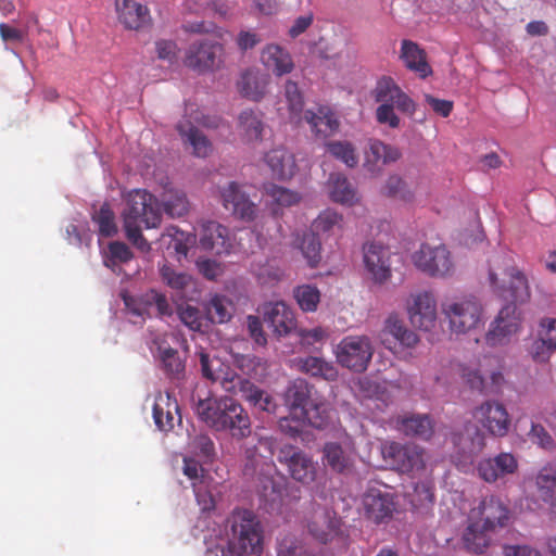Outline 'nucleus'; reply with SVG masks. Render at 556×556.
Wrapping results in <instances>:
<instances>
[{"instance_id":"1","label":"nucleus","mask_w":556,"mask_h":556,"mask_svg":"<svg viewBox=\"0 0 556 556\" xmlns=\"http://www.w3.org/2000/svg\"><path fill=\"white\" fill-rule=\"evenodd\" d=\"M488 280L497 296L510 302L500 311L486 332V343L494 346L502 344L519 330L520 317L515 303L528 301L530 291L527 277L507 254L495 255L490 261Z\"/></svg>"},{"instance_id":"2","label":"nucleus","mask_w":556,"mask_h":556,"mask_svg":"<svg viewBox=\"0 0 556 556\" xmlns=\"http://www.w3.org/2000/svg\"><path fill=\"white\" fill-rule=\"evenodd\" d=\"M194 410L203 422L216 431H227L237 440L251 434L249 414L230 396L199 399Z\"/></svg>"},{"instance_id":"3","label":"nucleus","mask_w":556,"mask_h":556,"mask_svg":"<svg viewBox=\"0 0 556 556\" xmlns=\"http://www.w3.org/2000/svg\"><path fill=\"white\" fill-rule=\"evenodd\" d=\"M122 217L126 238L140 251L148 252L150 244L142 236L141 225L155 228L161 224L162 213L157 199L146 190L131 191Z\"/></svg>"},{"instance_id":"4","label":"nucleus","mask_w":556,"mask_h":556,"mask_svg":"<svg viewBox=\"0 0 556 556\" xmlns=\"http://www.w3.org/2000/svg\"><path fill=\"white\" fill-rule=\"evenodd\" d=\"M228 521L230 538L226 547L239 556H262L264 530L257 516L249 509H237Z\"/></svg>"},{"instance_id":"5","label":"nucleus","mask_w":556,"mask_h":556,"mask_svg":"<svg viewBox=\"0 0 556 556\" xmlns=\"http://www.w3.org/2000/svg\"><path fill=\"white\" fill-rule=\"evenodd\" d=\"M372 97L379 103L376 109L377 122L391 128H397L401 122L395 109L409 116L416 112L415 101L390 76H382L377 80Z\"/></svg>"},{"instance_id":"6","label":"nucleus","mask_w":556,"mask_h":556,"mask_svg":"<svg viewBox=\"0 0 556 556\" xmlns=\"http://www.w3.org/2000/svg\"><path fill=\"white\" fill-rule=\"evenodd\" d=\"M314 388L304 379H295L287 388L285 402L294 417L316 429H323L328 422L327 405L315 397Z\"/></svg>"},{"instance_id":"7","label":"nucleus","mask_w":556,"mask_h":556,"mask_svg":"<svg viewBox=\"0 0 556 556\" xmlns=\"http://www.w3.org/2000/svg\"><path fill=\"white\" fill-rule=\"evenodd\" d=\"M334 355L339 365L361 374L371 362L374 346L367 336H348L338 343Z\"/></svg>"},{"instance_id":"8","label":"nucleus","mask_w":556,"mask_h":556,"mask_svg":"<svg viewBox=\"0 0 556 556\" xmlns=\"http://www.w3.org/2000/svg\"><path fill=\"white\" fill-rule=\"evenodd\" d=\"M442 313L448 320L450 328L455 333H466L481 323L482 308L472 298L445 300Z\"/></svg>"},{"instance_id":"9","label":"nucleus","mask_w":556,"mask_h":556,"mask_svg":"<svg viewBox=\"0 0 556 556\" xmlns=\"http://www.w3.org/2000/svg\"><path fill=\"white\" fill-rule=\"evenodd\" d=\"M224 62V46L217 39L192 41L186 50L184 63L199 73L218 68Z\"/></svg>"},{"instance_id":"10","label":"nucleus","mask_w":556,"mask_h":556,"mask_svg":"<svg viewBox=\"0 0 556 556\" xmlns=\"http://www.w3.org/2000/svg\"><path fill=\"white\" fill-rule=\"evenodd\" d=\"M405 311L410 325L421 331H431L437 326V300L430 291L409 293L405 300Z\"/></svg>"},{"instance_id":"11","label":"nucleus","mask_w":556,"mask_h":556,"mask_svg":"<svg viewBox=\"0 0 556 556\" xmlns=\"http://www.w3.org/2000/svg\"><path fill=\"white\" fill-rule=\"evenodd\" d=\"M278 462L287 468L293 480L303 485H309L316 480L317 463L309 454L296 446H282L278 454Z\"/></svg>"},{"instance_id":"12","label":"nucleus","mask_w":556,"mask_h":556,"mask_svg":"<svg viewBox=\"0 0 556 556\" xmlns=\"http://www.w3.org/2000/svg\"><path fill=\"white\" fill-rule=\"evenodd\" d=\"M382 455L400 472L409 473L425 469V450L414 443L389 442L382 447Z\"/></svg>"},{"instance_id":"13","label":"nucleus","mask_w":556,"mask_h":556,"mask_svg":"<svg viewBox=\"0 0 556 556\" xmlns=\"http://www.w3.org/2000/svg\"><path fill=\"white\" fill-rule=\"evenodd\" d=\"M415 266L431 277H447L454 273V263L445 245L421 244L413 255Z\"/></svg>"},{"instance_id":"14","label":"nucleus","mask_w":556,"mask_h":556,"mask_svg":"<svg viewBox=\"0 0 556 556\" xmlns=\"http://www.w3.org/2000/svg\"><path fill=\"white\" fill-rule=\"evenodd\" d=\"M473 419L491 435L505 437L510 428V416L506 407L493 400L485 401L472 412Z\"/></svg>"},{"instance_id":"15","label":"nucleus","mask_w":556,"mask_h":556,"mask_svg":"<svg viewBox=\"0 0 556 556\" xmlns=\"http://www.w3.org/2000/svg\"><path fill=\"white\" fill-rule=\"evenodd\" d=\"M275 440L270 437H262L257 440V444L247 445L244 448V467L243 473L248 477L267 476L275 467L271 456Z\"/></svg>"},{"instance_id":"16","label":"nucleus","mask_w":556,"mask_h":556,"mask_svg":"<svg viewBox=\"0 0 556 556\" xmlns=\"http://www.w3.org/2000/svg\"><path fill=\"white\" fill-rule=\"evenodd\" d=\"M509 514V508L500 497L490 495L483 497L479 505L470 510L468 517L483 525L484 529L495 531L507 526Z\"/></svg>"},{"instance_id":"17","label":"nucleus","mask_w":556,"mask_h":556,"mask_svg":"<svg viewBox=\"0 0 556 556\" xmlns=\"http://www.w3.org/2000/svg\"><path fill=\"white\" fill-rule=\"evenodd\" d=\"M224 390L233 395H240L250 405L267 413H276L277 404L274 399L245 378H235L225 381Z\"/></svg>"},{"instance_id":"18","label":"nucleus","mask_w":556,"mask_h":556,"mask_svg":"<svg viewBox=\"0 0 556 556\" xmlns=\"http://www.w3.org/2000/svg\"><path fill=\"white\" fill-rule=\"evenodd\" d=\"M392 422L405 437L428 441L434 433V422L428 414L406 413L393 417Z\"/></svg>"},{"instance_id":"19","label":"nucleus","mask_w":556,"mask_h":556,"mask_svg":"<svg viewBox=\"0 0 556 556\" xmlns=\"http://www.w3.org/2000/svg\"><path fill=\"white\" fill-rule=\"evenodd\" d=\"M364 264L377 283H384L392 276L390 252L381 244L371 242L364 245Z\"/></svg>"},{"instance_id":"20","label":"nucleus","mask_w":556,"mask_h":556,"mask_svg":"<svg viewBox=\"0 0 556 556\" xmlns=\"http://www.w3.org/2000/svg\"><path fill=\"white\" fill-rule=\"evenodd\" d=\"M225 208L231 210L233 215L251 222L256 217L257 206L241 190V186L235 181L229 182L220 191Z\"/></svg>"},{"instance_id":"21","label":"nucleus","mask_w":556,"mask_h":556,"mask_svg":"<svg viewBox=\"0 0 556 556\" xmlns=\"http://www.w3.org/2000/svg\"><path fill=\"white\" fill-rule=\"evenodd\" d=\"M366 517L375 523H381L392 517L395 503L390 493L377 488H369L363 497Z\"/></svg>"},{"instance_id":"22","label":"nucleus","mask_w":556,"mask_h":556,"mask_svg":"<svg viewBox=\"0 0 556 556\" xmlns=\"http://www.w3.org/2000/svg\"><path fill=\"white\" fill-rule=\"evenodd\" d=\"M264 320L273 332L282 337L295 328V318L292 309L281 301L267 303L263 307Z\"/></svg>"},{"instance_id":"23","label":"nucleus","mask_w":556,"mask_h":556,"mask_svg":"<svg viewBox=\"0 0 556 556\" xmlns=\"http://www.w3.org/2000/svg\"><path fill=\"white\" fill-rule=\"evenodd\" d=\"M261 62L266 70L278 77L290 74L295 66L290 52L277 43H269L263 48Z\"/></svg>"},{"instance_id":"24","label":"nucleus","mask_w":556,"mask_h":556,"mask_svg":"<svg viewBox=\"0 0 556 556\" xmlns=\"http://www.w3.org/2000/svg\"><path fill=\"white\" fill-rule=\"evenodd\" d=\"M118 21L128 29L138 30L150 23L146 5L136 0H115Z\"/></svg>"},{"instance_id":"25","label":"nucleus","mask_w":556,"mask_h":556,"mask_svg":"<svg viewBox=\"0 0 556 556\" xmlns=\"http://www.w3.org/2000/svg\"><path fill=\"white\" fill-rule=\"evenodd\" d=\"M153 419L156 427L162 431L174 429L175 421L181 422L179 406L175 397L168 392L160 393L153 404Z\"/></svg>"},{"instance_id":"26","label":"nucleus","mask_w":556,"mask_h":556,"mask_svg":"<svg viewBox=\"0 0 556 556\" xmlns=\"http://www.w3.org/2000/svg\"><path fill=\"white\" fill-rule=\"evenodd\" d=\"M400 59L407 70L416 73L420 78H427L432 74L426 51L415 41L409 39L401 41Z\"/></svg>"},{"instance_id":"27","label":"nucleus","mask_w":556,"mask_h":556,"mask_svg":"<svg viewBox=\"0 0 556 556\" xmlns=\"http://www.w3.org/2000/svg\"><path fill=\"white\" fill-rule=\"evenodd\" d=\"M265 162L268 165L274 178L279 180H289L298 172V164L293 153L283 148L273 149L265 155Z\"/></svg>"},{"instance_id":"28","label":"nucleus","mask_w":556,"mask_h":556,"mask_svg":"<svg viewBox=\"0 0 556 556\" xmlns=\"http://www.w3.org/2000/svg\"><path fill=\"white\" fill-rule=\"evenodd\" d=\"M268 86V76L258 68H248L243 71L237 81L239 93L252 101H260L266 94Z\"/></svg>"},{"instance_id":"29","label":"nucleus","mask_w":556,"mask_h":556,"mask_svg":"<svg viewBox=\"0 0 556 556\" xmlns=\"http://www.w3.org/2000/svg\"><path fill=\"white\" fill-rule=\"evenodd\" d=\"M200 245L218 255L227 253L230 247L227 228L213 220L202 224Z\"/></svg>"},{"instance_id":"30","label":"nucleus","mask_w":556,"mask_h":556,"mask_svg":"<svg viewBox=\"0 0 556 556\" xmlns=\"http://www.w3.org/2000/svg\"><path fill=\"white\" fill-rule=\"evenodd\" d=\"M199 362L202 377L212 382H218L223 389L226 380L232 381L235 378H242L226 366L219 357L211 356L203 351L199 353Z\"/></svg>"},{"instance_id":"31","label":"nucleus","mask_w":556,"mask_h":556,"mask_svg":"<svg viewBox=\"0 0 556 556\" xmlns=\"http://www.w3.org/2000/svg\"><path fill=\"white\" fill-rule=\"evenodd\" d=\"M305 121L316 136L324 138L334 135L340 127L336 114L328 106H319L316 112L311 110L304 114Z\"/></svg>"},{"instance_id":"32","label":"nucleus","mask_w":556,"mask_h":556,"mask_svg":"<svg viewBox=\"0 0 556 556\" xmlns=\"http://www.w3.org/2000/svg\"><path fill=\"white\" fill-rule=\"evenodd\" d=\"M492 529H484L483 525L468 517V525L463 533V544L467 552L472 554H483L491 544Z\"/></svg>"},{"instance_id":"33","label":"nucleus","mask_w":556,"mask_h":556,"mask_svg":"<svg viewBox=\"0 0 556 556\" xmlns=\"http://www.w3.org/2000/svg\"><path fill=\"white\" fill-rule=\"evenodd\" d=\"M327 188L333 202L352 206L358 202L357 191L348 177L340 173L330 174Z\"/></svg>"},{"instance_id":"34","label":"nucleus","mask_w":556,"mask_h":556,"mask_svg":"<svg viewBox=\"0 0 556 556\" xmlns=\"http://www.w3.org/2000/svg\"><path fill=\"white\" fill-rule=\"evenodd\" d=\"M309 533L320 543L327 544L343 535L342 522L328 514L317 516L308 523Z\"/></svg>"},{"instance_id":"35","label":"nucleus","mask_w":556,"mask_h":556,"mask_svg":"<svg viewBox=\"0 0 556 556\" xmlns=\"http://www.w3.org/2000/svg\"><path fill=\"white\" fill-rule=\"evenodd\" d=\"M324 465L337 473H346L353 467L351 452L338 442H327L323 447Z\"/></svg>"},{"instance_id":"36","label":"nucleus","mask_w":556,"mask_h":556,"mask_svg":"<svg viewBox=\"0 0 556 556\" xmlns=\"http://www.w3.org/2000/svg\"><path fill=\"white\" fill-rule=\"evenodd\" d=\"M177 130L186 143L193 149V154L198 157H206L212 152V143L198 128L189 123H179Z\"/></svg>"},{"instance_id":"37","label":"nucleus","mask_w":556,"mask_h":556,"mask_svg":"<svg viewBox=\"0 0 556 556\" xmlns=\"http://www.w3.org/2000/svg\"><path fill=\"white\" fill-rule=\"evenodd\" d=\"M238 126L241 136L248 142L262 140L264 123L262 115L253 110H244L238 118Z\"/></svg>"},{"instance_id":"38","label":"nucleus","mask_w":556,"mask_h":556,"mask_svg":"<svg viewBox=\"0 0 556 556\" xmlns=\"http://www.w3.org/2000/svg\"><path fill=\"white\" fill-rule=\"evenodd\" d=\"M184 475L192 481V486L199 504L203 506L204 510H210L214 507V501L210 494L201 493L197 488L198 481H200L203 468L200 463L192 457H184Z\"/></svg>"},{"instance_id":"39","label":"nucleus","mask_w":556,"mask_h":556,"mask_svg":"<svg viewBox=\"0 0 556 556\" xmlns=\"http://www.w3.org/2000/svg\"><path fill=\"white\" fill-rule=\"evenodd\" d=\"M300 369L313 377H320L333 381L338 377V370L332 363L317 356H307L300 359Z\"/></svg>"},{"instance_id":"40","label":"nucleus","mask_w":556,"mask_h":556,"mask_svg":"<svg viewBox=\"0 0 556 556\" xmlns=\"http://www.w3.org/2000/svg\"><path fill=\"white\" fill-rule=\"evenodd\" d=\"M295 247L301 251L309 267H316L321 260V243L314 232H304L295 240Z\"/></svg>"},{"instance_id":"41","label":"nucleus","mask_w":556,"mask_h":556,"mask_svg":"<svg viewBox=\"0 0 556 556\" xmlns=\"http://www.w3.org/2000/svg\"><path fill=\"white\" fill-rule=\"evenodd\" d=\"M157 352L166 375L172 378H179L185 370V363L180 358L179 352L168 344H165L164 341L159 343Z\"/></svg>"},{"instance_id":"42","label":"nucleus","mask_w":556,"mask_h":556,"mask_svg":"<svg viewBox=\"0 0 556 556\" xmlns=\"http://www.w3.org/2000/svg\"><path fill=\"white\" fill-rule=\"evenodd\" d=\"M162 206L170 217H181L189 210V201L181 190L168 189L162 194Z\"/></svg>"},{"instance_id":"43","label":"nucleus","mask_w":556,"mask_h":556,"mask_svg":"<svg viewBox=\"0 0 556 556\" xmlns=\"http://www.w3.org/2000/svg\"><path fill=\"white\" fill-rule=\"evenodd\" d=\"M206 314L214 324L227 323L232 317V303L225 295L214 294L206 305Z\"/></svg>"},{"instance_id":"44","label":"nucleus","mask_w":556,"mask_h":556,"mask_svg":"<svg viewBox=\"0 0 556 556\" xmlns=\"http://www.w3.org/2000/svg\"><path fill=\"white\" fill-rule=\"evenodd\" d=\"M312 227L317 236L334 233L342 229L343 216L332 208H327L314 219Z\"/></svg>"},{"instance_id":"45","label":"nucleus","mask_w":556,"mask_h":556,"mask_svg":"<svg viewBox=\"0 0 556 556\" xmlns=\"http://www.w3.org/2000/svg\"><path fill=\"white\" fill-rule=\"evenodd\" d=\"M384 331L394 337L406 348H413L419 341L418 336L413 330L408 329L396 316H390L386 320Z\"/></svg>"},{"instance_id":"46","label":"nucleus","mask_w":556,"mask_h":556,"mask_svg":"<svg viewBox=\"0 0 556 556\" xmlns=\"http://www.w3.org/2000/svg\"><path fill=\"white\" fill-rule=\"evenodd\" d=\"M92 222L98 226L99 235L109 238L117 233L115 214L109 203H103L91 214Z\"/></svg>"},{"instance_id":"47","label":"nucleus","mask_w":556,"mask_h":556,"mask_svg":"<svg viewBox=\"0 0 556 556\" xmlns=\"http://www.w3.org/2000/svg\"><path fill=\"white\" fill-rule=\"evenodd\" d=\"M401 153L397 148L386 144L380 140H372L369 143V149L366 152V162L378 163L382 161L383 164L395 162L400 159Z\"/></svg>"},{"instance_id":"48","label":"nucleus","mask_w":556,"mask_h":556,"mask_svg":"<svg viewBox=\"0 0 556 556\" xmlns=\"http://www.w3.org/2000/svg\"><path fill=\"white\" fill-rule=\"evenodd\" d=\"M326 149L334 159L343 162L349 167H355L358 163L356 149L350 141H328Z\"/></svg>"},{"instance_id":"49","label":"nucleus","mask_w":556,"mask_h":556,"mask_svg":"<svg viewBox=\"0 0 556 556\" xmlns=\"http://www.w3.org/2000/svg\"><path fill=\"white\" fill-rule=\"evenodd\" d=\"M190 452L203 460L204 463H212L216 457L215 443L207 434H198L189 442Z\"/></svg>"},{"instance_id":"50","label":"nucleus","mask_w":556,"mask_h":556,"mask_svg":"<svg viewBox=\"0 0 556 556\" xmlns=\"http://www.w3.org/2000/svg\"><path fill=\"white\" fill-rule=\"evenodd\" d=\"M535 484L543 501L552 500L556 493V468L544 466L535 478Z\"/></svg>"},{"instance_id":"51","label":"nucleus","mask_w":556,"mask_h":556,"mask_svg":"<svg viewBox=\"0 0 556 556\" xmlns=\"http://www.w3.org/2000/svg\"><path fill=\"white\" fill-rule=\"evenodd\" d=\"M296 303L304 312H315L320 302V292L315 286L303 285L294 289Z\"/></svg>"},{"instance_id":"52","label":"nucleus","mask_w":556,"mask_h":556,"mask_svg":"<svg viewBox=\"0 0 556 556\" xmlns=\"http://www.w3.org/2000/svg\"><path fill=\"white\" fill-rule=\"evenodd\" d=\"M381 193L389 197L399 199L405 202L413 200V192L408 189L406 182L399 175H391L388 177Z\"/></svg>"},{"instance_id":"53","label":"nucleus","mask_w":556,"mask_h":556,"mask_svg":"<svg viewBox=\"0 0 556 556\" xmlns=\"http://www.w3.org/2000/svg\"><path fill=\"white\" fill-rule=\"evenodd\" d=\"M163 282L174 290H185L192 281L190 275L184 271H177L172 266L164 264L160 268Z\"/></svg>"},{"instance_id":"54","label":"nucleus","mask_w":556,"mask_h":556,"mask_svg":"<svg viewBox=\"0 0 556 556\" xmlns=\"http://www.w3.org/2000/svg\"><path fill=\"white\" fill-rule=\"evenodd\" d=\"M141 302L148 307H155L159 317L172 316L173 307L165 294L151 289L141 295Z\"/></svg>"},{"instance_id":"55","label":"nucleus","mask_w":556,"mask_h":556,"mask_svg":"<svg viewBox=\"0 0 556 556\" xmlns=\"http://www.w3.org/2000/svg\"><path fill=\"white\" fill-rule=\"evenodd\" d=\"M277 556H313L306 545L293 535H286L278 543Z\"/></svg>"},{"instance_id":"56","label":"nucleus","mask_w":556,"mask_h":556,"mask_svg":"<svg viewBox=\"0 0 556 556\" xmlns=\"http://www.w3.org/2000/svg\"><path fill=\"white\" fill-rule=\"evenodd\" d=\"M266 193L274 200V202L281 206H292L298 204L301 200L298 192L275 184H270L266 187Z\"/></svg>"},{"instance_id":"57","label":"nucleus","mask_w":556,"mask_h":556,"mask_svg":"<svg viewBox=\"0 0 556 556\" xmlns=\"http://www.w3.org/2000/svg\"><path fill=\"white\" fill-rule=\"evenodd\" d=\"M285 97L292 114L299 115L303 111L304 99L296 83L288 80L285 85Z\"/></svg>"},{"instance_id":"58","label":"nucleus","mask_w":556,"mask_h":556,"mask_svg":"<svg viewBox=\"0 0 556 556\" xmlns=\"http://www.w3.org/2000/svg\"><path fill=\"white\" fill-rule=\"evenodd\" d=\"M179 319L191 330H200L202 327L201 312L189 304L179 305L177 308Z\"/></svg>"},{"instance_id":"59","label":"nucleus","mask_w":556,"mask_h":556,"mask_svg":"<svg viewBox=\"0 0 556 556\" xmlns=\"http://www.w3.org/2000/svg\"><path fill=\"white\" fill-rule=\"evenodd\" d=\"M555 350L535 334L528 346V353L535 363H546Z\"/></svg>"},{"instance_id":"60","label":"nucleus","mask_w":556,"mask_h":556,"mask_svg":"<svg viewBox=\"0 0 556 556\" xmlns=\"http://www.w3.org/2000/svg\"><path fill=\"white\" fill-rule=\"evenodd\" d=\"M536 336L556 351V318H541L538 325Z\"/></svg>"},{"instance_id":"61","label":"nucleus","mask_w":556,"mask_h":556,"mask_svg":"<svg viewBox=\"0 0 556 556\" xmlns=\"http://www.w3.org/2000/svg\"><path fill=\"white\" fill-rule=\"evenodd\" d=\"M529 440L544 450H552L554 447V440L552 435L540 424H531L528 432Z\"/></svg>"},{"instance_id":"62","label":"nucleus","mask_w":556,"mask_h":556,"mask_svg":"<svg viewBox=\"0 0 556 556\" xmlns=\"http://www.w3.org/2000/svg\"><path fill=\"white\" fill-rule=\"evenodd\" d=\"M108 250L110 254V262L113 264L127 263L134 257L128 245L121 241L111 242Z\"/></svg>"},{"instance_id":"63","label":"nucleus","mask_w":556,"mask_h":556,"mask_svg":"<svg viewBox=\"0 0 556 556\" xmlns=\"http://www.w3.org/2000/svg\"><path fill=\"white\" fill-rule=\"evenodd\" d=\"M462 377L472 390L486 393L488 381L478 370L465 368Z\"/></svg>"},{"instance_id":"64","label":"nucleus","mask_w":556,"mask_h":556,"mask_svg":"<svg viewBox=\"0 0 556 556\" xmlns=\"http://www.w3.org/2000/svg\"><path fill=\"white\" fill-rule=\"evenodd\" d=\"M492 459L502 477L514 473L518 467L517 459L510 453H501Z\"/></svg>"}]
</instances>
